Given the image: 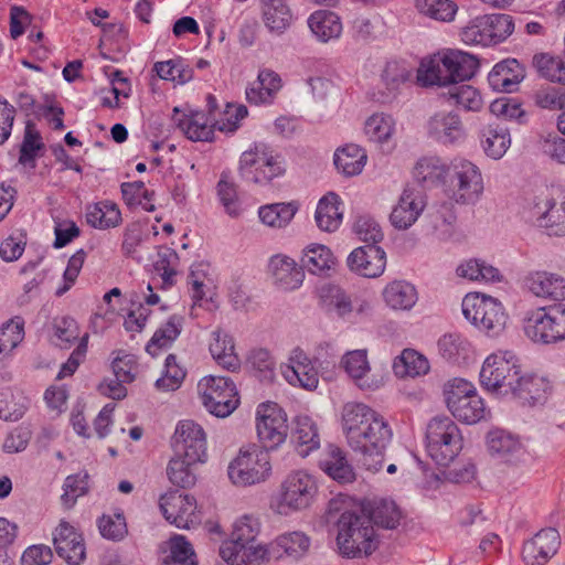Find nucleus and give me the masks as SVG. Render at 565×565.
Returning <instances> with one entry per match:
<instances>
[{"instance_id":"f257e3e1","label":"nucleus","mask_w":565,"mask_h":565,"mask_svg":"<svg viewBox=\"0 0 565 565\" xmlns=\"http://www.w3.org/2000/svg\"><path fill=\"white\" fill-rule=\"evenodd\" d=\"M342 428L362 466L372 472L380 471L393 437L384 417L363 403H347L342 408Z\"/></svg>"},{"instance_id":"f03ea898","label":"nucleus","mask_w":565,"mask_h":565,"mask_svg":"<svg viewBox=\"0 0 565 565\" xmlns=\"http://www.w3.org/2000/svg\"><path fill=\"white\" fill-rule=\"evenodd\" d=\"M260 530L258 519L243 515L233 525L231 540L220 546V556L230 565H259L269 561V551L265 545L256 544Z\"/></svg>"},{"instance_id":"7ed1b4c3","label":"nucleus","mask_w":565,"mask_h":565,"mask_svg":"<svg viewBox=\"0 0 565 565\" xmlns=\"http://www.w3.org/2000/svg\"><path fill=\"white\" fill-rule=\"evenodd\" d=\"M479 61L469 53L449 50L429 61H424L418 68L417 79L424 86H447L470 79L478 71Z\"/></svg>"},{"instance_id":"20e7f679","label":"nucleus","mask_w":565,"mask_h":565,"mask_svg":"<svg viewBox=\"0 0 565 565\" xmlns=\"http://www.w3.org/2000/svg\"><path fill=\"white\" fill-rule=\"evenodd\" d=\"M337 526V545L342 556H367L376 548L374 529L366 514L345 511L339 518Z\"/></svg>"},{"instance_id":"39448f33","label":"nucleus","mask_w":565,"mask_h":565,"mask_svg":"<svg viewBox=\"0 0 565 565\" xmlns=\"http://www.w3.org/2000/svg\"><path fill=\"white\" fill-rule=\"evenodd\" d=\"M285 171L284 158L264 142L254 143L239 158L238 173L246 182L267 184Z\"/></svg>"},{"instance_id":"423d86ee","label":"nucleus","mask_w":565,"mask_h":565,"mask_svg":"<svg viewBox=\"0 0 565 565\" xmlns=\"http://www.w3.org/2000/svg\"><path fill=\"white\" fill-rule=\"evenodd\" d=\"M521 371L520 359L514 352L499 350L484 360L480 371V383L483 388L495 395L509 396Z\"/></svg>"},{"instance_id":"0eeeda50","label":"nucleus","mask_w":565,"mask_h":565,"mask_svg":"<svg viewBox=\"0 0 565 565\" xmlns=\"http://www.w3.org/2000/svg\"><path fill=\"white\" fill-rule=\"evenodd\" d=\"M427 451L440 466H448L462 448V437L458 426L449 417H434L426 429Z\"/></svg>"},{"instance_id":"6e6552de","label":"nucleus","mask_w":565,"mask_h":565,"mask_svg":"<svg viewBox=\"0 0 565 565\" xmlns=\"http://www.w3.org/2000/svg\"><path fill=\"white\" fill-rule=\"evenodd\" d=\"M318 493V484L313 476L305 470L290 472L281 482L276 499V511L288 515L311 505Z\"/></svg>"},{"instance_id":"1a4fd4ad","label":"nucleus","mask_w":565,"mask_h":565,"mask_svg":"<svg viewBox=\"0 0 565 565\" xmlns=\"http://www.w3.org/2000/svg\"><path fill=\"white\" fill-rule=\"evenodd\" d=\"M462 313L476 328L490 335H498L505 328L508 316L497 299L468 294L462 299Z\"/></svg>"},{"instance_id":"9d476101","label":"nucleus","mask_w":565,"mask_h":565,"mask_svg":"<svg viewBox=\"0 0 565 565\" xmlns=\"http://www.w3.org/2000/svg\"><path fill=\"white\" fill-rule=\"evenodd\" d=\"M523 329L535 343L551 344L565 340V306L554 305L531 311L524 319Z\"/></svg>"},{"instance_id":"9b49d317","label":"nucleus","mask_w":565,"mask_h":565,"mask_svg":"<svg viewBox=\"0 0 565 565\" xmlns=\"http://www.w3.org/2000/svg\"><path fill=\"white\" fill-rule=\"evenodd\" d=\"M445 182L448 195L459 204H475L484 189L480 169L468 160L455 161Z\"/></svg>"},{"instance_id":"f8f14e48","label":"nucleus","mask_w":565,"mask_h":565,"mask_svg":"<svg viewBox=\"0 0 565 565\" xmlns=\"http://www.w3.org/2000/svg\"><path fill=\"white\" fill-rule=\"evenodd\" d=\"M198 391L205 408L216 417H227L239 404L236 386L226 376H205L198 383Z\"/></svg>"},{"instance_id":"ddd939ff","label":"nucleus","mask_w":565,"mask_h":565,"mask_svg":"<svg viewBox=\"0 0 565 565\" xmlns=\"http://www.w3.org/2000/svg\"><path fill=\"white\" fill-rule=\"evenodd\" d=\"M228 478L239 487L264 482L271 472L270 456L266 449L241 450L228 466Z\"/></svg>"},{"instance_id":"4468645a","label":"nucleus","mask_w":565,"mask_h":565,"mask_svg":"<svg viewBox=\"0 0 565 565\" xmlns=\"http://www.w3.org/2000/svg\"><path fill=\"white\" fill-rule=\"evenodd\" d=\"M533 223L548 236H565V200L557 201L548 191L535 195L529 203Z\"/></svg>"},{"instance_id":"2eb2a0df","label":"nucleus","mask_w":565,"mask_h":565,"mask_svg":"<svg viewBox=\"0 0 565 565\" xmlns=\"http://www.w3.org/2000/svg\"><path fill=\"white\" fill-rule=\"evenodd\" d=\"M257 436L263 445L262 449L277 448L286 440L288 425L286 414L276 404L260 405L257 411Z\"/></svg>"},{"instance_id":"dca6fc26","label":"nucleus","mask_w":565,"mask_h":565,"mask_svg":"<svg viewBox=\"0 0 565 565\" xmlns=\"http://www.w3.org/2000/svg\"><path fill=\"white\" fill-rule=\"evenodd\" d=\"M172 445L174 454L188 458L190 462H203L206 458L205 433L192 420H182L178 424Z\"/></svg>"},{"instance_id":"f3484780","label":"nucleus","mask_w":565,"mask_h":565,"mask_svg":"<svg viewBox=\"0 0 565 565\" xmlns=\"http://www.w3.org/2000/svg\"><path fill=\"white\" fill-rule=\"evenodd\" d=\"M426 206V196L423 190L406 186L390 215L392 225L397 230L409 228L423 213Z\"/></svg>"},{"instance_id":"a211bd4d","label":"nucleus","mask_w":565,"mask_h":565,"mask_svg":"<svg viewBox=\"0 0 565 565\" xmlns=\"http://www.w3.org/2000/svg\"><path fill=\"white\" fill-rule=\"evenodd\" d=\"M53 544L57 555L70 565H79L86 556L84 539L66 521H61L53 532Z\"/></svg>"},{"instance_id":"6ab92c4d","label":"nucleus","mask_w":565,"mask_h":565,"mask_svg":"<svg viewBox=\"0 0 565 565\" xmlns=\"http://www.w3.org/2000/svg\"><path fill=\"white\" fill-rule=\"evenodd\" d=\"M159 507L164 519L179 529H189L194 523L196 502L192 495L170 491L160 497Z\"/></svg>"},{"instance_id":"aec40b11","label":"nucleus","mask_w":565,"mask_h":565,"mask_svg":"<svg viewBox=\"0 0 565 565\" xmlns=\"http://www.w3.org/2000/svg\"><path fill=\"white\" fill-rule=\"evenodd\" d=\"M559 544L561 536L556 529L541 530L523 544V561L526 565H545L557 553Z\"/></svg>"},{"instance_id":"412c9836","label":"nucleus","mask_w":565,"mask_h":565,"mask_svg":"<svg viewBox=\"0 0 565 565\" xmlns=\"http://www.w3.org/2000/svg\"><path fill=\"white\" fill-rule=\"evenodd\" d=\"M350 269L363 277L374 278L383 274L386 266L385 252L375 244L355 248L348 257Z\"/></svg>"},{"instance_id":"4be33fe9","label":"nucleus","mask_w":565,"mask_h":565,"mask_svg":"<svg viewBox=\"0 0 565 565\" xmlns=\"http://www.w3.org/2000/svg\"><path fill=\"white\" fill-rule=\"evenodd\" d=\"M281 374L291 385H299L306 390H315L319 383L317 370L310 359L299 348L292 350L289 363L280 366Z\"/></svg>"},{"instance_id":"5701e85b","label":"nucleus","mask_w":565,"mask_h":565,"mask_svg":"<svg viewBox=\"0 0 565 565\" xmlns=\"http://www.w3.org/2000/svg\"><path fill=\"white\" fill-rule=\"evenodd\" d=\"M427 129L429 136L444 145L459 142L466 136L463 124L454 111H437L429 118Z\"/></svg>"},{"instance_id":"b1692460","label":"nucleus","mask_w":565,"mask_h":565,"mask_svg":"<svg viewBox=\"0 0 565 565\" xmlns=\"http://www.w3.org/2000/svg\"><path fill=\"white\" fill-rule=\"evenodd\" d=\"M341 364L345 372L362 391H375L383 385L382 377L370 375L366 350H353L343 355Z\"/></svg>"},{"instance_id":"393cba45","label":"nucleus","mask_w":565,"mask_h":565,"mask_svg":"<svg viewBox=\"0 0 565 565\" xmlns=\"http://www.w3.org/2000/svg\"><path fill=\"white\" fill-rule=\"evenodd\" d=\"M550 391L551 385L546 379L521 371L509 395L522 404L535 405L544 402Z\"/></svg>"},{"instance_id":"a878e982","label":"nucleus","mask_w":565,"mask_h":565,"mask_svg":"<svg viewBox=\"0 0 565 565\" xmlns=\"http://www.w3.org/2000/svg\"><path fill=\"white\" fill-rule=\"evenodd\" d=\"M268 267L274 284L285 291L295 290L303 282L305 273L301 265L298 266L292 258L286 255L273 256Z\"/></svg>"},{"instance_id":"bb28decb","label":"nucleus","mask_w":565,"mask_h":565,"mask_svg":"<svg viewBox=\"0 0 565 565\" xmlns=\"http://www.w3.org/2000/svg\"><path fill=\"white\" fill-rule=\"evenodd\" d=\"M527 289L536 297L562 301L565 299V278L555 273L533 271L525 278Z\"/></svg>"},{"instance_id":"cd10ccee","label":"nucleus","mask_w":565,"mask_h":565,"mask_svg":"<svg viewBox=\"0 0 565 565\" xmlns=\"http://www.w3.org/2000/svg\"><path fill=\"white\" fill-rule=\"evenodd\" d=\"M173 124L192 141H211L213 127L209 125L207 117L202 111H190L189 114L173 109Z\"/></svg>"},{"instance_id":"c85d7f7f","label":"nucleus","mask_w":565,"mask_h":565,"mask_svg":"<svg viewBox=\"0 0 565 565\" xmlns=\"http://www.w3.org/2000/svg\"><path fill=\"white\" fill-rule=\"evenodd\" d=\"M319 467L339 483H351L355 480L354 469L348 461L345 452L334 445L328 446L322 452Z\"/></svg>"},{"instance_id":"c756f323","label":"nucleus","mask_w":565,"mask_h":565,"mask_svg":"<svg viewBox=\"0 0 565 565\" xmlns=\"http://www.w3.org/2000/svg\"><path fill=\"white\" fill-rule=\"evenodd\" d=\"M524 78V68L515 58L497 63L488 75L489 85L498 92L512 93Z\"/></svg>"},{"instance_id":"7c9ffc66","label":"nucleus","mask_w":565,"mask_h":565,"mask_svg":"<svg viewBox=\"0 0 565 565\" xmlns=\"http://www.w3.org/2000/svg\"><path fill=\"white\" fill-rule=\"evenodd\" d=\"M487 444L492 455H497L508 462L521 460L525 454L520 440L502 429L491 430L488 434Z\"/></svg>"},{"instance_id":"2f4dec72","label":"nucleus","mask_w":565,"mask_h":565,"mask_svg":"<svg viewBox=\"0 0 565 565\" xmlns=\"http://www.w3.org/2000/svg\"><path fill=\"white\" fill-rule=\"evenodd\" d=\"M291 439L301 457L308 456L310 451L318 449L320 446L318 427L316 423L306 415L296 417Z\"/></svg>"},{"instance_id":"473e14b6","label":"nucleus","mask_w":565,"mask_h":565,"mask_svg":"<svg viewBox=\"0 0 565 565\" xmlns=\"http://www.w3.org/2000/svg\"><path fill=\"white\" fill-rule=\"evenodd\" d=\"M210 352L218 365L228 371H236L241 366V360L235 352L234 340L227 333L216 330L212 333Z\"/></svg>"},{"instance_id":"72a5a7b5","label":"nucleus","mask_w":565,"mask_h":565,"mask_svg":"<svg viewBox=\"0 0 565 565\" xmlns=\"http://www.w3.org/2000/svg\"><path fill=\"white\" fill-rule=\"evenodd\" d=\"M302 270L315 275H328L335 266V257L329 247L321 244H310L302 252L300 259Z\"/></svg>"},{"instance_id":"f704fd0d","label":"nucleus","mask_w":565,"mask_h":565,"mask_svg":"<svg viewBox=\"0 0 565 565\" xmlns=\"http://www.w3.org/2000/svg\"><path fill=\"white\" fill-rule=\"evenodd\" d=\"M385 303L393 310H411L417 302L416 288L405 280H394L383 289Z\"/></svg>"},{"instance_id":"c9c22d12","label":"nucleus","mask_w":565,"mask_h":565,"mask_svg":"<svg viewBox=\"0 0 565 565\" xmlns=\"http://www.w3.org/2000/svg\"><path fill=\"white\" fill-rule=\"evenodd\" d=\"M311 32L320 42L338 39L342 32V23L338 14L328 10H318L308 19Z\"/></svg>"},{"instance_id":"e433bc0d","label":"nucleus","mask_w":565,"mask_h":565,"mask_svg":"<svg viewBox=\"0 0 565 565\" xmlns=\"http://www.w3.org/2000/svg\"><path fill=\"white\" fill-rule=\"evenodd\" d=\"M183 317L172 315L169 319L153 333L152 338L146 345V351L151 356H157L162 349H168L180 335L183 328Z\"/></svg>"},{"instance_id":"4c0bfd02","label":"nucleus","mask_w":565,"mask_h":565,"mask_svg":"<svg viewBox=\"0 0 565 565\" xmlns=\"http://www.w3.org/2000/svg\"><path fill=\"white\" fill-rule=\"evenodd\" d=\"M366 152L358 145L350 143L338 149L334 153V166L347 177L358 175L366 163Z\"/></svg>"},{"instance_id":"58836bf2","label":"nucleus","mask_w":565,"mask_h":565,"mask_svg":"<svg viewBox=\"0 0 565 565\" xmlns=\"http://www.w3.org/2000/svg\"><path fill=\"white\" fill-rule=\"evenodd\" d=\"M480 141L488 157L500 159L511 145L509 129L499 124L488 125L481 131Z\"/></svg>"},{"instance_id":"ea45409f","label":"nucleus","mask_w":565,"mask_h":565,"mask_svg":"<svg viewBox=\"0 0 565 565\" xmlns=\"http://www.w3.org/2000/svg\"><path fill=\"white\" fill-rule=\"evenodd\" d=\"M339 205V196L332 192L319 201L315 217L320 230L334 232L340 226L342 212H340Z\"/></svg>"},{"instance_id":"a19ab883","label":"nucleus","mask_w":565,"mask_h":565,"mask_svg":"<svg viewBox=\"0 0 565 565\" xmlns=\"http://www.w3.org/2000/svg\"><path fill=\"white\" fill-rule=\"evenodd\" d=\"M263 19L271 33L281 34L290 25V9L285 0H263Z\"/></svg>"},{"instance_id":"79ce46f5","label":"nucleus","mask_w":565,"mask_h":565,"mask_svg":"<svg viewBox=\"0 0 565 565\" xmlns=\"http://www.w3.org/2000/svg\"><path fill=\"white\" fill-rule=\"evenodd\" d=\"M454 417L466 424H476L486 417L487 408L483 399L477 394L471 397L456 398L448 408Z\"/></svg>"},{"instance_id":"37998d69","label":"nucleus","mask_w":565,"mask_h":565,"mask_svg":"<svg viewBox=\"0 0 565 565\" xmlns=\"http://www.w3.org/2000/svg\"><path fill=\"white\" fill-rule=\"evenodd\" d=\"M394 373L399 377H416L425 375L429 371V362L419 352L413 349H405L393 363Z\"/></svg>"},{"instance_id":"c03bdc74","label":"nucleus","mask_w":565,"mask_h":565,"mask_svg":"<svg viewBox=\"0 0 565 565\" xmlns=\"http://www.w3.org/2000/svg\"><path fill=\"white\" fill-rule=\"evenodd\" d=\"M319 299L322 308L344 317L352 311V302L345 291L337 285L326 284L319 288Z\"/></svg>"},{"instance_id":"a18cd8bd","label":"nucleus","mask_w":565,"mask_h":565,"mask_svg":"<svg viewBox=\"0 0 565 565\" xmlns=\"http://www.w3.org/2000/svg\"><path fill=\"white\" fill-rule=\"evenodd\" d=\"M414 178L424 185H435L448 177V168L436 157H425L418 160L414 168Z\"/></svg>"},{"instance_id":"49530a36","label":"nucleus","mask_w":565,"mask_h":565,"mask_svg":"<svg viewBox=\"0 0 565 565\" xmlns=\"http://www.w3.org/2000/svg\"><path fill=\"white\" fill-rule=\"evenodd\" d=\"M86 221L95 228L106 230L117 226L121 221V214L116 204L99 202L88 209Z\"/></svg>"},{"instance_id":"de8ad7c7","label":"nucleus","mask_w":565,"mask_h":565,"mask_svg":"<svg viewBox=\"0 0 565 565\" xmlns=\"http://www.w3.org/2000/svg\"><path fill=\"white\" fill-rule=\"evenodd\" d=\"M216 193L225 212L231 217H237L241 215L242 204L237 193V185L231 180L230 172H222L216 184Z\"/></svg>"},{"instance_id":"09e8293b","label":"nucleus","mask_w":565,"mask_h":565,"mask_svg":"<svg viewBox=\"0 0 565 565\" xmlns=\"http://www.w3.org/2000/svg\"><path fill=\"white\" fill-rule=\"evenodd\" d=\"M196 463L198 462H190L188 458L174 454L167 467V476L170 482L183 489L194 486L196 477L193 467Z\"/></svg>"},{"instance_id":"8fccbe9b","label":"nucleus","mask_w":565,"mask_h":565,"mask_svg":"<svg viewBox=\"0 0 565 565\" xmlns=\"http://www.w3.org/2000/svg\"><path fill=\"white\" fill-rule=\"evenodd\" d=\"M448 100L467 111H480L483 99L477 88L471 85H454L448 89Z\"/></svg>"},{"instance_id":"3c124183","label":"nucleus","mask_w":565,"mask_h":565,"mask_svg":"<svg viewBox=\"0 0 565 565\" xmlns=\"http://www.w3.org/2000/svg\"><path fill=\"white\" fill-rule=\"evenodd\" d=\"M297 206L292 203H273L259 207L260 221L270 227H284L295 216Z\"/></svg>"},{"instance_id":"603ef678","label":"nucleus","mask_w":565,"mask_h":565,"mask_svg":"<svg viewBox=\"0 0 565 565\" xmlns=\"http://www.w3.org/2000/svg\"><path fill=\"white\" fill-rule=\"evenodd\" d=\"M44 148L42 137L38 131L35 124L28 120L24 129L23 141L20 147L19 163L35 168L38 152Z\"/></svg>"},{"instance_id":"864d4df0","label":"nucleus","mask_w":565,"mask_h":565,"mask_svg":"<svg viewBox=\"0 0 565 565\" xmlns=\"http://www.w3.org/2000/svg\"><path fill=\"white\" fill-rule=\"evenodd\" d=\"M371 524L384 529H395L399 524L401 512L393 501H374L369 514Z\"/></svg>"},{"instance_id":"5fc2aeb1","label":"nucleus","mask_w":565,"mask_h":565,"mask_svg":"<svg viewBox=\"0 0 565 565\" xmlns=\"http://www.w3.org/2000/svg\"><path fill=\"white\" fill-rule=\"evenodd\" d=\"M533 65L541 76L565 85V58L541 53L534 55Z\"/></svg>"},{"instance_id":"6e6d98bb","label":"nucleus","mask_w":565,"mask_h":565,"mask_svg":"<svg viewBox=\"0 0 565 565\" xmlns=\"http://www.w3.org/2000/svg\"><path fill=\"white\" fill-rule=\"evenodd\" d=\"M394 119L384 113H376L370 116L364 125V132L370 141L383 143L394 132Z\"/></svg>"},{"instance_id":"4d7b16f0","label":"nucleus","mask_w":565,"mask_h":565,"mask_svg":"<svg viewBox=\"0 0 565 565\" xmlns=\"http://www.w3.org/2000/svg\"><path fill=\"white\" fill-rule=\"evenodd\" d=\"M153 71L161 79L177 84H185L193 78V70L180 58L157 62Z\"/></svg>"},{"instance_id":"13d9d810","label":"nucleus","mask_w":565,"mask_h":565,"mask_svg":"<svg viewBox=\"0 0 565 565\" xmlns=\"http://www.w3.org/2000/svg\"><path fill=\"white\" fill-rule=\"evenodd\" d=\"M185 374V370L177 362V356L169 354L164 361L162 375L156 381L154 386L162 392L175 391L181 386Z\"/></svg>"},{"instance_id":"bf43d9fd","label":"nucleus","mask_w":565,"mask_h":565,"mask_svg":"<svg viewBox=\"0 0 565 565\" xmlns=\"http://www.w3.org/2000/svg\"><path fill=\"white\" fill-rule=\"evenodd\" d=\"M416 8L422 14L443 22L452 21L458 10L451 0H416Z\"/></svg>"},{"instance_id":"052dcab7","label":"nucleus","mask_w":565,"mask_h":565,"mask_svg":"<svg viewBox=\"0 0 565 565\" xmlns=\"http://www.w3.org/2000/svg\"><path fill=\"white\" fill-rule=\"evenodd\" d=\"M457 274L458 276L468 278L469 280L487 282L500 280L499 270L492 265H489L480 259H469L462 263L458 266Z\"/></svg>"},{"instance_id":"680f3d73","label":"nucleus","mask_w":565,"mask_h":565,"mask_svg":"<svg viewBox=\"0 0 565 565\" xmlns=\"http://www.w3.org/2000/svg\"><path fill=\"white\" fill-rule=\"evenodd\" d=\"M487 20L488 34L491 39V45L498 44L507 40L514 30V22L510 14L492 13L483 14Z\"/></svg>"},{"instance_id":"e2e57ef3","label":"nucleus","mask_w":565,"mask_h":565,"mask_svg":"<svg viewBox=\"0 0 565 565\" xmlns=\"http://www.w3.org/2000/svg\"><path fill=\"white\" fill-rule=\"evenodd\" d=\"M179 263L178 253L170 247H160L158 258L153 264L154 270L160 274L164 287H171L174 284L177 275V265Z\"/></svg>"},{"instance_id":"0e129e2a","label":"nucleus","mask_w":565,"mask_h":565,"mask_svg":"<svg viewBox=\"0 0 565 565\" xmlns=\"http://www.w3.org/2000/svg\"><path fill=\"white\" fill-rule=\"evenodd\" d=\"M161 565H196L194 551L184 536L174 535L171 537L170 554L163 558Z\"/></svg>"},{"instance_id":"69168bd1","label":"nucleus","mask_w":565,"mask_h":565,"mask_svg":"<svg viewBox=\"0 0 565 565\" xmlns=\"http://www.w3.org/2000/svg\"><path fill=\"white\" fill-rule=\"evenodd\" d=\"M275 545L286 555L297 559L308 552L310 539L302 532H291L278 536Z\"/></svg>"},{"instance_id":"338daca9","label":"nucleus","mask_w":565,"mask_h":565,"mask_svg":"<svg viewBox=\"0 0 565 565\" xmlns=\"http://www.w3.org/2000/svg\"><path fill=\"white\" fill-rule=\"evenodd\" d=\"M487 20L483 15L471 19L467 25L461 29L460 36L466 44L471 45H491V39L488 34Z\"/></svg>"},{"instance_id":"774afa93","label":"nucleus","mask_w":565,"mask_h":565,"mask_svg":"<svg viewBox=\"0 0 565 565\" xmlns=\"http://www.w3.org/2000/svg\"><path fill=\"white\" fill-rule=\"evenodd\" d=\"M88 475L76 473L66 477L63 484L62 503L65 508H72L76 500L88 491Z\"/></svg>"}]
</instances>
